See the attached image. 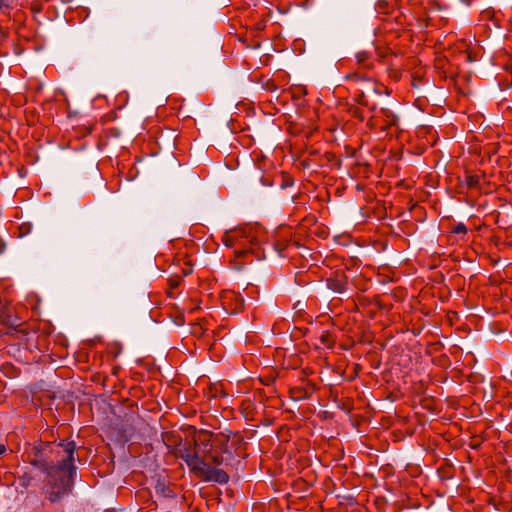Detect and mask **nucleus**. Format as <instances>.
Masks as SVG:
<instances>
[{"instance_id":"5","label":"nucleus","mask_w":512,"mask_h":512,"mask_svg":"<svg viewBox=\"0 0 512 512\" xmlns=\"http://www.w3.org/2000/svg\"><path fill=\"white\" fill-rule=\"evenodd\" d=\"M221 304L229 314H237L244 308V299L235 291H225L221 295Z\"/></svg>"},{"instance_id":"2","label":"nucleus","mask_w":512,"mask_h":512,"mask_svg":"<svg viewBox=\"0 0 512 512\" xmlns=\"http://www.w3.org/2000/svg\"><path fill=\"white\" fill-rule=\"evenodd\" d=\"M265 238L264 228L255 224L226 231L222 241L234 250L235 267L241 269L245 264L265 258V250L261 246Z\"/></svg>"},{"instance_id":"4","label":"nucleus","mask_w":512,"mask_h":512,"mask_svg":"<svg viewBox=\"0 0 512 512\" xmlns=\"http://www.w3.org/2000/svg\"><path fill=\"white\" fill-rule=\"evenodd\" d=\"M397 121V116L391 110L387 108H381L376 112L375 115L370 118L368 125L372 128L380 126V128L385 131L392 126H395Z\"/></svg>"},{"instance_id":"9","label":"nucleus","mask_w":512,"mask_h":512,"mask_svg":"<svg viewBox=\"0 0 512 512\" xmlns=\"http://www.w3.org/2000/svg\"><path fill=\"white\" fill-rule=\"evenodd\" d=\"M353 100L362 106L370 108L371 110L376 109L375 105H370V103L363 91H359V92L355 93Z\"/></svg>"},{"instance_id":"10","label":"nucleus","mask_w":512,"mask_h":512,"mask_svg":"<svg viewBox=\"0 0 512 512\" xmlns=\"http://www.w3.org/2000/svg\"><path fill=\"white\" fill-rule=\"evenodd\" d=\"M369 58V54L365 51H361L356 54L357 63L365 68L372 67V63L369 61Z\"/></svg>"},{"instance_id":"20","label":"nucleus","mask_w":512,"mask_h":512,"mask_svg":"<svg viewBox=\"0 0 512 512\" xmlns=\"http://www.w3.org/2000/svg\"><path fill=\"white\" fill-rule=\"evenodd\" d=\"M180 280L177 278H170L169 279V285L171 289H175L179 286Z\"/></svg>"},{"instance_id":"6","label":"nucleus","mask_w":512,"mask_h":512,"mask_svg":"<svg viewBox=\"0 0 512 512\" xmlns=\"http://www.w3.org/2000/svg\"><path fill=\"white\" fill-rule=\"evenodd\" d=\"M325 282L328 289L335 293L342 294L347 289L348 276L344 270L338 269L334 271L328 278H326Z\"/></svg>"},{"instance_id":"21","label":"nucleus","mask_w":512,"mask_h":512,"mask_svg":"<svg viewBox=\"0 0 512 512\" xmlns=\"http://www.w3.org/2000/svg\"><path fill=\"white\" fill-rule=\"evenodd\" d=\"M261 182L264 186H271L272 185V182L266 177V176H262L261 177Z\"/></svg>"},{"instance_id":"24","label":"nucleus","mask_w":512,"mask_h":512,"mask_svg":"<svg viewBox=\"0 0 512 512\" xmlns=\"http://www.w3.org/2000/svg\"><path fill=\"white\" fill-rule=\"evenodd\" d=\"M189 273H191V269H189L188 271H184V275H188Z\"/></svg>"},{"instance_id":"19","label":"nucleus","mask_w":512,"mask_h":512,"mask_svg":"<svg viewBox=\"0 0 512 512\" xmlns=\"http://www.w3.org/2000/svg\"><path fill=\"white\" fill-rule=\"evenodd\" d=\"M388 6V3L386 0H378L376 4V8L378 11H384Z\"/></svg>"},{"instance_id":"11","label":"nucleus","mask_w":512,"mask_h":512,"mask_svg":"<svg viewBox=\"0 0 512 512\" xmlns=\"http://www.w3.org/2000/svg\"><path fill=\"white\" fill-rule=\"evenodd\" d=\"M465 182L470 189L478 188L480 185V176L476 174L467 175Z\"/></svg>"},{"instance_id":"22","label":"nucleus","mask_w":512,"mask_h":512,"mask_svg":"<svg viewBox=\"0 0 512 512\" xmlns=\"http://www.w3.org/2000/svg\"><path fill=\"white\" fill-rule=\"evenodd\" d=\"M6 451L5 445L0 443V455H2Z\"/></svg>"},{"instance_id":"18","label":"nucleus","mask_w":512,"mask_h":512,"mask_svg":"<svg viewBox=\"0 0 512 512\" xmlns=\"http://www.w3.org/2000/svg\"><path fill=\"white\" fill-rule=\"evenodd\" d=\"M31 228H32V225L30 223L21 224L19 227L20 235L21 236L27 235L28 233H30Z\"/></svg>"},{"instance_id":"1","label":"nucleus","mask_w":512,"mask_h":512,"mask_svg":"<svg viewBox=\"0 0 512 512\" xmlns=\"http://www.w3.org/2000/svg\"><path fill=\"white\" fill-rule=\"evenodd\" d=\"M76 448L74 441L63 440L41 444L28 455L30 464L47 473V497L51 502L60 501L72 490Z\"/></svg>"},{"instance_id":"25","label":"nucleus","mask_w":512,"mask_h":512,"mask_svg":"<svg viewBox=\"0 0 512 512\" xmlns=\"http://www.w3.org/2000/svg\"><path fill=\"white\" fill-rule=\"evenodd\" d=\"M183 322V318H181V321L178 322V325H181Z\"/></svg>"},{"instance_id":"17","label":"nucleus","mask_w":512,"mask_h":512,"mask_svg":"<svg viewBox=\"0 0 512 512\" xmlns=\"http://www.w3.org/2000/svg\"><path fill=\"white\" fill-rule=\"evenodd\" d=\"M350 113L355 117V118H358L360 121H363L364 120V115H363V111L356 107V106H352L350 108Z\"/></svg>"},{"instance_id":"23","label":"nucleus","mask_w":512,"mask_h":512,"mask_svg":"<svg viewBox=\"0 0 512 512\" xmlns=\"http://www.w3.org/2000/svg\"><path fill=\"white\" fill-rule=\"evenodd\" d=\"M5 0H0V9L4 6Z\"/></svg>"},{"instance_id":"12","label":"nucleus","mask_w":512,"mask_h":512,"mask_svg":"<svg viewBox=\"0 0 512 512\" xmlns=\"http://www.w3.org/2000/svg\"><path fill=\"white\" fill-rule=\"evenodd\" d=\"M279 177H280L279 185L282 189L291 187L294 184V179L287 173L282 172Z\"/></svg>"},{"instance_id":"15","label":"nucleus","mask_w":512,"mask_h":512,"mask_svg":"<svg viewBox=\"0 0 512 512\" xmlns=\"http://www.w3.org/2000/svg\"><path fill=\"white\" fill-rule=\"evenodd\" d=\"M347 79L354 80L356 82L357 81H370V78L366 77L365 75H363L359 72H354V73L347 75Z\"/></svg>"},{"instance_id":"14","label":"nucleus","mask_w":512,"mask_h":512,"mask_svg":"<svg viewBox=\"0 0 512 512\" xmlns=\"http://www.w3.org/2000/svg\"><path fill=\"white\" fill-rule=\"evenodd\" d=\"M320 342L322 345H324L325 347H332L333 344H334V339H333V336L328 333V332H325L323 333L321 336H320Z\"/></svg>"},{"instance_id":"3","label":"nucleus","mask_w":512,"mask_h":512,"mask_svg":"<svg viewBox=\"0 0 512 512\" xmlns=\"http://www.w3.org/2000/svg\"><path fill=\"white\" fill-rule=\"evenodd\" d=\"M180 458L197 476L201 477L204 470H207L208 463L206 462L205 456H201L196 447L181 450Z\"/></svg>"},{"instance_id":"7","label":"nucleus","mask_w":512,"mask_h":512,"mask_svg":"<svg viewBox=\"0 0 512 512\" xmlns=\"http://www.w3.org/2000/svg\"><path fill=\"white\" fill-rule=\"evenodd\" d=\"M201 477L207 481H213L219 484H226L229 481V475L223 469L213 468L209 464L207 470H204Z\"/></svg>"},{"instance_id":"8","label":"nucleus","mask_w":512,"mask_h":512,"mask_svg":"<svg viewBox=\"0 0 512 512\" xmlns=\"http://www.w3.org/2000/svg\"><path fill=\"white\" fill-rule=\"evenodd\" d=\"M156 493L164 498H174L176 497V493L173 489L166 485L164 482H158L155 486Z\"/></svg>"},{"instance_id":"13","label":"nucleus","mask_w":512,"mask_h":512,"mask_svg":"<svg viewBox=\"0 0 512 512\" xmlns=\"http://www.w3.org/2000/svg\"><path fill=\"white\" fill-rule=\"evenodd\" d=\"M206 462H212L215 465H221L223 462V457L220 454H214L212 452L205 455Z\"/></svg>"},{"instance_id":"16","label":"nucleus","mask_w":512,"mask_h":512,"mask_svg":"<svg viewBox=\"0 0 512 512\" xmlns=\"http://www.w3.org/2000/svg\"><path fill=\"white\" fill-rule=\"evenodd\" d=\"M467 227L464 223L460 222L458 224H456L453 229H452V232L455 233V234H466L467 233Z\"/></svg>"}]
</instances>
